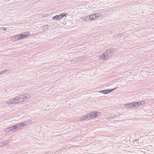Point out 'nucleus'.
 <instances>
[{"label": "nucleus", "instance_id": "a211bd4d", "mask_svg": "<svg viewBox=\"0 0 154 154\" xmlns=\"http://www.w3.org/2000/svg\"><path fill=\"white\" fill-rule=\"evenodd\" d=\"M86 119L84 115L81 118H80V121H83L86 120Z\"/></svg>", "mask_w": 154, "mask_h": 154}, {"label": "nucleus", "instance_id": "f257e3e1", "mask_svg": "<svg viewBox=\"0 0 154 154\" xmlns=\"http://www.w3.org/2000/svg\"><path fill=\"white\" fill-rule=\"evenodd\" d=\"M117 49L115 48L108 50L104 52L99 57L100 59H102L104 61L107 60L111 58V56L117 51Z\"/></svg>", "mask_w": 154, "mask_h": 154}, {"label": "nucleus", "instance_id": "39448f33", "mask_svg": "<svg viewBox=\"0 0 154 154\" xmlns=\"http://www.w3.org/2000/svg\"><path fill=\"white\" fill-rule=\"evenodd\" d=\"M91 119L92 118H96L100 114V112L97 111H93L89 113Z\"/></svg>", "mask_w": 154, "mask_h": 154}, {"label": "nucleus", "instance_id": "0eeeda50", "mask_svg": "<svg viewBox=\"0 0 154 154\" xmlns=\"http://www.w3.org/2000/svg\"><path fill=\"white\" fill-rule=\"evenodd\" d=\"M124 106L128 108L135 107V106L134 105V102L131 103H127L124 105Z\"/></svg>", "mask_w": 154, "mask_h": 154}, {"label": "nucleus", "instance_id": "bb28decb", "mask_svg": "<svg viewBox=\"0 0 154 154\" xmlns=\"http://www.w3.org/2000/svg\"><path fill=\"white\" fill-rule=\"evenodd\" d=\"M4 73V71H1L0 72V75H2Z\"/></svg>", "mask_w": 154, "mask_h": 154}, {"label": "nucleus", "instance_id": "b1692460", "mask_svg": "<svg viewBox=\"0 0 154 154\" xmlns=\"http://www.w3.org/2000/svg\"><path fill=\"white\" fill-rule=\"evenodd\" d=\"M9 129V127H8V128H7V129H6L5 130V132H10V131H10V130Z\"/></svg>", "mask_w": 154, "mask_h": 154}, {"label": "nucleus", "instance_id": "aec40b11", "mask_svg": "<svg viewBox=\"0 0 154 154\" xmlns=\"http://www.w3.org/2000/svg\"><path fill=\"white\" fill-rule=\"evenodd\" d=\"M124 35L123 34V33H119L117 35V36H116V37H121L122 36H123Z\"/></svg>", "mask_w": 154, "mask_h": 154}, {"label": "nucleus", "instance_id": "f8f14e48", "mask_svg": "<svg viewBox=\"0 0 154 154\" xmlns=\"http://www.w3.org/2000/svg\"><path fill=\"white\" fill-rule=\"evenodd\" d=\"M97 15L96 14H93L88 16V17H89L90 20H93L94 19H96L95 16Z\"/></svg>", "mask_w": 154, "mask_h": 154}, {"label": "nucleus", "instance_id": "9d476101", "mask_svg": "<svg viewBox=\"0 0 154 154\" xmlns=\"http://www.w3.org/2000/svg\"><path fill=\"white\" fill-rule=\"evenodd\" d=\"M17 128V126L16 125V124H15L14 125L9 126V129L11 131H14V130H16Z\"/></svg>", "mask_w": 154, "mask_h": 154}, {"label": "nucleus", "instance_id": "5701e85b", "mask_svg": "<svg viewBox=\"0 0 154 154\" xmlns=\"http://www.w3.org/2000/svg\"><path fill=\"white\" fill-rule=\"evenodd\" d=\"M95 14H96L97 15H96V18H99L100 17V15L99 13H95Z\"/></svg>", "mask_w": 154, "mask_h": 154}, {"label": "nucleus", "instance_id": "4be33fe9", "mask_svg": "<svg viewBox=\"0 0 154 154\" xmlns=\"http://www.w3.org/2000/svg\"><path fill=\"white\" fill-rule=\"evenodd\" d=\"M9 143V141H6L3 143V144L4 145H7Z\"/></svg>", "mask_w": 154, "mask_h": 154}, {"label": "nucleus", "instance_id": "20e7f679", "mask_svg": "<svg viewBox=\"0 0 154 154\" xmlns=\"http://www.w3.org/2000/svg\"><path fill=\"white\" fill-rule=\"evenodd\" d=\"M14 98L15 99V101L16 102V103H20L23 102V100L22 98V95H20L18 96H16Z\"/></svg>", "mask_w": 154, "mask_h": 154}, {"label": "nucleus", "instance_id": "6ab92c4d", "mask_svg": "<svg viewBox=\"0 0 154 154\" xmlns=\"http://www.w3.org/2000/svg\"><path fill=\"white\" fill-rule=\"evenodd\" d=\"M140 105L144 104L146 102L144 101H142L139 102Z\"/></svg>", "mask_w": 154, "mask_h": 154}, {"label": "nucleus", "instance_id": "f3484780", "mask_svg": "<svg viewBox=\"0 0 154 154\" xmlns=\"http://www.w3.org/2000/svg\"><path fill=\"white\" fill-rule=\"evenodd\" d=\"M140 102H134V105L135 106V107L139 106L140 105Z\"/></svg>", "mask_w": 154, "mask_h": 154}, {"label": "nucleus", "instance_id": "a878e982", "mask_svg": "<svg viewBox=\"0 0 154 154\" xmlns=\"http://www.w3.org/2000/svg\"><path fill=\"white\" fill-rule=\"evenodd\" d=\"M1 29H2L4 31H6L7 30V29L6 27H2Z\"/></svg>", "mask_w": 154, "mask_h": 154}, {"label": "nucleus", "instance_id": "cd10ccee", "mask_svg": "<svg viewBox=\"0 0 154 154\" xmlns=\"http://www.w3.org/2000/svg\"><path fill=\"white\" fill-rule=\"evenodd\" d=\"M138 140H139V139H135V140H134V142H138Z\"/></svg>", "mask_w": 154, "mask_h": 154}, {"label": "nucleus", "instance_id": "423d86ee", "mask_svg": "<svg viewBox=\"0 0 154 154\" xmlns=\"http://www.w3.org/2000/svg\"><path fill=\"white\" fill-rule=\"evenodd\" d=\"M29 123H30V121H27L23 122L17 123L16 125L17 126V128H19L21 127L25 126L27 124H29Z\"/></svg>", "mask_w": 154, "mask_h": 154}, {"label": "nucleus", "instance_id": "4468645a", "mask_svg": "<svg viewBox=\"0 0 154 154\" xmlns=\"http://www.w3.org/2000/svg\"><path fill=\"white\" fill-rule=\"evenodd\" d=\"M67 15V14L65 13H63L60 14L59 15L60 16V19H61L62 18L66 16Z\"/></svg>", "mask_w": 154, "mask_h": 154}, {"label": "nucleus", "instance_id": "7ed1b4c3", "mask_svg": "<svg viewBox=\"0 0 154 154\" xmlns=\"http://www.w3.org/2000/svg\"><path fill=\"white\" fill-rule=\"evenodd\" d=\"M118 88L117 87H116V88H112L111 89H107L105 90H103L100 91H98V92L100 93H102L104 94H106L108 93H110L111 92H112L113 91L116 89Z\"/></svg>", "mask_w": 154, "mask_h": 154}, {"label": "nucleus", "instance_id": "393cba45", "mask_svg": "<svg viewBox=\"0 0 154 154\" xmlns=\"http://www.w3.org/2000/svg\"><path fill=\"white\" fill-rule=\"evenodd\" d=\"M9 71V70H5L4 71V73H8V72Z\"/></svg>", "mask_w": 154, "mask_h": 154}, {"label": "nucleus", "instance_id": "ddd939ff", "mask_svg": "<svg viewBox=\"0 0 154 154\" xmlns=\"http://www.w3.org/2000/svg\"><path fill=\"white\" fill-rule=\"evenodd\" d=\"M52 19L56 21H58L60 20L59 15H56L54 16L52 18Z\"/></svg>", "mask_w": 154, "mask_h": 154}, {"label": "nucleus", "instance_id": "9b49d317", "mask_svg": "<svg viewBox=\"0 0 154 154\" xmlns=\"http://www.w3.org/2000/svg\"><path fill=\"white\" fill-rule=\"evenodd\" d=\"M41 28L42 30L45 32L48 29V25H44L41 27Z\"/></svg>", "mask_w": 154, "mask_h": 154}, {"label": "nucleus", "instance_id": "412c9836", "mask_svg": "<svg viewBox=\"0 0 154 154\" xmlns=\"http://www.w3.org/2000/svg\"><path fill=\"white\" fill-rule=\"evenodd\" d=\"M117 116L114 115L110 117L109 119H115L116 118V117Z\"/></svg>", "mask_w": 154, "mask_h": 154}, {"label": "nucleus", "instance_id": "2eb2a0df", "mask_svg": "<svg viewBox=\"0 0 154 154\" xmlns=\"http://www.w3.org/2000/svg\"><path fill=\"white\" fill-rule=\"evenodd\" d=\"M9 104H14V103H16V102L15 101V100L14 98L12 99L11 100L8 102V103Z\"/></svg>", "mask_w": 154, "mask_h": 154}, {"label": "nucleus", "instance_id": "6e6552de", "mask_svg": "<svg viewBox=\"0 0 154 154\" xmlns=\"http://www.w3.org/2000/svg\"><path fill=\"white\" fill-rule=\"evenodd\" d=\"M22 96L23 102L26 100L27 99H29L31 97L30 95L28 94L22 95Z\"/></svg>", "mask_w": 154, "mask_h": 154}, {"label": "nucleus", "instance_id": "dca6fc26", "mask_svg": "<svg viewBox=\"0 0 154 154\" xmlns=\"http://www.w3.org/2000/svg\"><path fill=\"white\" fill-rule=\"evenodd\" d=\"M84 116L86 120H89L90 119H91L89 113H88V114H87L86 115H85Z\"/></svg>", "mask_w": 154, "mask_h": 154}, {"label": "nucleus", "instance_id": "f03ea898", "mask_svg": "<svg viewBox=\"0 0 154 154\" xmlns=\"http://www.w3.org/2000/svg\"><path fill=\"white\" fill-rule=\"evenodd\" d=\"M31 35L30 33L28 32H24L21 34H18L12 36L11 39L15 40H18L25 38Z\"/></svg>", "mask_w": 154, "mask_h": 154}, {"label": "nucleus", "instance_id": "1a4fd4ad", "mask_svg": "<svg viewBox=\"0 0 154 154\" xmlns=\"http://www.w3.org/2000/svg\"><path fill=\"white\" fill-rule=\"evenodd\" d=\"M80 20L81 21H83L86 22L90 20V19L89 18V17H88V16L85 17H82L80 19Z\"/></svg>", "mask_w": 154, "mask_h": 154}]
</instances>
